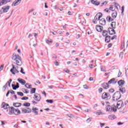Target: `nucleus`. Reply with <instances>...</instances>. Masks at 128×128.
Returning a JSON list of instances; mask_svg holds the SVG:
<instances>
[{"label":"nucleus","instance_id":"nucleus-8","mask_svg":"<svg viewBox=\"0 0 128 128\" xmlns=\"http://www.w3.org/2000/svg\"><path fill=\"white\" fill-rule=\"evenodd\" d=\"M102 16V15L100 13H98L97 14L96 16L94 18V24H96V22L98 20H100V18Z\"/></svg>","mask_w":128,"mask_h":128},{"label":"nucleus","instance_id":"nucleus-14","mask_svg":"<svg viewBox=\"0 0 128 128\" xmlns=\"http://www.w3.org/2000/svg\"><path fill=\"white\" fill-rule=\"evenodd\" d=\"M32 112L35 114V116H38V108H32Z\"/></svg>","mask_w":128,"mask_h":128},{"label":"nucleus","instance_id":"nucleus-39","mask_svg":"<svg viewBox=\"0 0 128 128\" xmlns=\"http://www.w3.org/2000/svg\"><path fill=\"white\" fill-rule=\"evenodd\" d=\"M46 44H52V40H46Z\"/></svg>","mask_w":128,"mask_h":128},{"label":"nucleus","instance_id":"nucleus-12","mask_svg":"<svg viewBox=\"0 0 128 128\" xmlns=\"http://www.w3.org/2000/svg\"><path fill=\"white\" fill-rule=\"evenodd\" d=\"M22 114H30V112H32V109H30V108H28L27 109L22 108Z\"/></svg>","mask_w":128,"mask_h":128},{"label":"nucleus","instance_id":"nucleus-45","mask_svg":"<svg viewBox=\"0 0 128 128\" xmlns=\"http://www.w3.org/2000/svg\"><path fill=\"white\" fill-rule=\"evenodd\" d=\"M86 122H92V118H88L86 120Z\"/></svg>","mask_w":128,"mask_h":128},{"label":"nucleus","instance_id":"nucleus-17","mask_svg":"<svg viewBox=\"0 0 128 128\" xmlns=\"http://www.w3.org/2000/svg\"><path fill=\"white\" fill-rule=\"evenodd\" d=\"M122 106V100H120L117 102V108H120Z\"/></svg>","mask_w":128,"mask_h":128},{"label":"nucleus","instance_id":"nucleus-23","mask_svg":"<svg viewBox=\"0 0 128 128\" xmlns=\"http://www.w3.org/2000/svg\"><path fill=\"white\" fill-rule=\"evenodd\" d=\"M106 20L108 22H112L114 19L112 18H112L110 16H107Z\"/></svg>","mask_w":128,"mask_h":128},{"label":"nucleus","instance_id":"nucleus-49","mask_svg":"<svg viewBox=\"0 0 128 128\" xmlns=\"http://www.w3.org/2000/svg\"><path fill=\"white\" fill-rule=\"evenodd\" d=\"M10 94H15L16 92H14V91L12 90H10Z\"/></svg>","mask_w":128,"mask_h":128},{"label":"nucleus","instance_id":"nucleus-37","mask_svg":"<svg viewBox=\"0 0 128 128\" xmlns=\"http://www.w3.org/2000/svg\"><path fill=\"white\" fill-rule=\"evenodd\" d=\"M20 72H21V74H26V72H24V68L22 67L20 68Z\"/></svg>","mask_w":128,"mask_h":128},{"label":"nucleus","instance_id":"nucleus-64","mask_svg":"<svg viewBox=\"0 0 128 128\" xmlns=\"http://www.w3.org/2000/svg\"><path fill=\"white\" fill-rule=\"evenodd\" d=\"M27 88H32V85H28V87H27Z\"/></svg>","mask_w":128,"mask_h":128},{"label":"nucleus","instance_id":"nucleus-44","mask_svg":"<svg viewBox=\"0 0 128 128\" xmlns=\"http://www.w3.org/2000/svg\"><path fill=\"white\" fill-rule=\"evenodd\" d=\"M58 56H56V54H54L52 55V58H54L55 60H56V58H57Z\"/></svg>","mask_w":128,"mask_h":128},{"label":"nucleus","instance_id":"nucleus-22","mask_svg":"<svg viewBox=\"0 0 128 128\" xmlns=\"http://www.w3.org/2000/svg\"><path fill=\"white\" fill-rule=\"evenodd\" d=\"M120 92L124 94H125L126 92V88L124 87H120L119 88Z\"/></svg>","mask_w":128,"mask_h":128},{"label":"nucleus","instance_id":"nucleus-58","mask_svg":"<svg viewBox=\"0 0 128 128\" xmlns=\"http://www.w3.org/2000/svg\"><path fill=\"white\" fill-rule=\"evenodd\" d=\"M108 48H112V44H109L108 45Z\"/></svg>","mask_w":128,"mask_h":128},{"label":"nucleus","instance_id":"nucleus-28","mask_svg":"<svg viewBox=\"0 0 128 128\" xmlns=\"http://www.w3.org/2000/svg\"><path fill=\"white\" fill-rule=\"evenodd\" d=\"M20 4V0H16L13 2L12 6H18V4Z\"/></svg>","mask_w":128,"mask_h":128},{"label":"nucleus","instance_id":"nucleus-59","mask_svg":"<svg viewBox=\"0 0 128 128\" xmlns=\"http://www.w3.org/2000/svg\"><path fill=\"white\" fill-rule=\"evenodd\" d=\"M10 92V90H8V92H7V94H6V96H7V97L8 96Z\"/></svg>","mask_w":128,"mask_h":128},{"label":"nucleus","instance_id":"nucleus-31","mask_svg":"<svg viewBox=\"0 0 128 128\" xmlns=\"http://www.w3.org/2000/svg\"><path fill=\"white\" fill-rule=\"evenodd\" d=\"M108 118L109 120H116V116L114 115V114H112V115H110L108 116Z\"/></svg>","mask_w":128,"mask_h":128},{"label":"nucleus","instance_id":"nucleus-60","mask_svg":"<svg viewBox=\"0 0 128 128\" xmlns=\"http://www.w3.org/2000/svg\"><path fill=\"white\" fill-rule=\"evenodd\" d=\"M6 84H7V86L8 84L9 88H10V82H8Z\"/></svg>","mask_w":128,"mask_h":128},{"label":"nucleus","instance_id":"nucleus-56","mask_svg":"<svg viewBox=\"0 0 128 128\" xmlns=\"http://www.w3.org/2000/svg\"><path fill=\"white\" fill-rule=\"evenodd\" d=\"M22 90L25 91V92H25V94H28V92H29L28 91H26V89L22 88Z\"/></svg>","mask_w":128,"mask_h":128},{"label":"nucleus","instance_id":"nucleus-19","mask_svg":"<svg viewBox=\"0 0 128 128\" xmlns=\"http://www.w3.org/2000/svg\"><path fill=\"white\" fill-rule=\"evenodd\" d=\"M106 21L104 20V18H102L100 20V24L102 26H106Z\"/></svg>","mask_w":128,"mask_h":128},{"label":"nucleus","instance_id":"nucleus-51","mask_svg":"<svg viewBox=\"0 0 128 128\" xmlns=\"http://www.w3.org/2000/svg\"><path fill=\"white\" fill-rule=\"evenodd\" d=\"M125 74H126V76H128V68L126 69V72H125Z\"/></svg>","mask_w":128,"mask_h":128},{"label":"nucleus","instance_id":"nucleus-21","mask_svg":"<svg viewBox=\"0 0 128 128\" xmlns=\"http://www.w3.org/2000/svg\"><path fill=\"white\" fill-rule=\"evenodd\" d=\"M16 84H12V88H13V90H16V88H20V85L18 84V82H16Z\"/></svg>","mask_w":128,"mask_h":128},{"label":"nucleus","instance_id":"nucleus-40","mask_svg":"<svg viewBox=\"0 0 128 128\" xmlns=\"http://www.w3.org/2000/svg\"><path fill=\"white\" fill-rule=\"evenodd\" d=\"M22 100H28V97H26V96H24L22 98H21Z\"/></svg>","mask_w":128,"mask_h":128},{"label":"nucleus","instance_id":"nucleus-1","mask_svg":"<svg viewBox=\"0 0 128 128\" xmlns=\"http://www.w3.org/2000/svg\"><path fill=\"white\" fill-rule=\"evenodd\" d=\"M12 60H14L16 62L14 64H17V66H20L22 64V58H20V56L16 55V54H13L12 56Z\"/></svg>","mask_w":128,"mask_h":128},{"label":"nucleus","instance_id":"nucleus-38","mask_svg":"<svg viewBox=\"0 0 128 128\" xmlns=\"http://www.w3.org/2000/svg\"><path fill=\"white\" fill-rule=\"evenodd\" d=\"M17 94L20 96H24V93L22 92H17Z\"/></svg>","mask_w":128,"mask_h":128},{"label":"nucleus","instance_id":"nucleus-7","mask_svg":"<svg viewBox=\"0 0 128 128\" xmlns=\"http://www.w3.org/2000/svg\"><path fill=\"white\" fill-rule=\"evenodd\" d=\"M12 68L10 69V72H12V74L16 75V74H18L20 72V71L16 69V68L18 66L16 67L14 66V64H12Z\"/></svg>","mask_w":128,"mask_h":128},{"label":"nucleus","instance_id":"nucleus-47","mask_svg":"<svg viewBox=\"0 0 128 128\" xmlns=\"http://www.w3.org/2000/svg\"><path fill=\"white\" fill-rule=\"evenodd\" d=\"M120 57L122 58V56H124V52H121L120 54Z\"/></svg>","mask_w":128,"mask_h":128},{"label":"nucleus","instance_id":"nucleus-55","mask_svg":"<svg viewBox=\"0 0 128 128\" xmlns=\"http://www.w3.org/2000/svg\"><path fill=\"white\" fill-rule=\"evenodd\" d=\"M4 70V65H1L0 66V70Z\"/></svg>","mask_w":128,"mask_h":128},{"label":"nucleus","instance_id":"nucleus-42","mask_svg":"<svg viewBox=\"0 0 128 128\" xmlns=\"http://www.w3.org/2000/svg\"><path fill=\"white\" fill-rule=\"evenodd\" d=\"M64 72L66 74H68L70 72V70L68 68H65L64 70Z\"/></svg>","mask_w":128,"mask_h":128},{"label":"nucleus","instance_id":"nucleus-62","mask_svg":"<svg viewBox=\"0 0 128 128\" xmlns=\"http://www.w3.org/2000/svg\"><path fill=\"white\" fill-rule=\"evenodd\" d=\"M124 6H122V12H124Z\"/></svg>","mask_w":128,"mask_h":128},{"label":"nucleus","instance_id":"nucleus-57","mask_svg":"<svg viewBox=\"0 0 128 128\" xmlns=\"http://www.w3.org/2000/svg\"><path fill=\"white\" fill-rule=\"evenodd\" d=\"M122 124H124V123L123 122H118V126H122Z\"/></svg>","mask_w":128,"mask_h":128},{"label":"nucleus","instance_id":"nucleus-10","mask_svg":"<svg viewBox=\"0 0 128 128\" xmlns=\"http://www.w3.org/2000/svg\"><path fill=\"white\" fill-rule=\"evenodd\" d=\"M8 10H10V6H5L1 8L0 12L2 14H4V12H8Z\"/></svg>","mask_w":128,"mask_h":128},{"label":"nucleus","instance_id":"nucleus-43","mask_svg":"<svg viewBox=\"0 0 128 128\" xmlns=\"http://www.w3.org/2000/svg\"><path fill=\"white\" fill-rule=\"evenodd\" d=\"M108 92H111V93L114 92V88L110 89Z\"/></svg>","mask_w":128,"mask_h":128},{"label":"nucleus","instance_id":"nucleus-63","mask_svg":"<svg viewBox=\"0 0 128 128\" xmlns=\"http://www.w3.org/2000/svg\"><path fill=\"white\" fill-rule=\"evenodd\" d=\"M54 64L56 66H58V61L56 60Z\"/></svg>","mask_w":128,"mask_h":128},{"label":"nucleus","instance_id":"nucleus-29","mask_svg":"<svg viewBox=\"0 0 128 128\" xmlns=\"http://www.w3.org/2000/svg\"><path fill=\"white\" fill-rule=\"evenodd\" d=\"M8 4V0H2L0 2V6H4V4Z\"/></svg>","mask_w":128,"mask_h":128},{"label":"nucleus","instance_id":"nucleus-25","mask_svg":"<svg viewBox=\"0 0 128 128\" xmlns=\"http://www.w3.org/2000/svg\"><path fill=\"white\" fill-rule=\"evenodd\" d=\"M109 10H112V12H116V6L114 5H110Z\"/></svg>","mask_w":128,"mask_h":128},{"label":"nucleus","instance_id":"nucleus-20","mask_svg":"<svg viewBox=\"0 0 128 128\" xmlns=\"http://www.w3.org/2000/svg\"><path fill=\"white\" fill-rule=\"evenodd\" d=\"M91 2L92 4H94L95 6H98L100 4L98 0H91Z\"/></svg>","mask_w":128,"mask_h":128},{"label":"nucleus","instance_id":"nucleus-53","mask_svg":"<svg viewBox=\"0 0 128 128\" xmlns=\"http://www.w3.org/2000/svg\"><path fill=\"white\" fill-rule=\"evenodd\" d=\"M98 92H102V88H99Z\"/></svg>","mask_w":128,"mask_h":128},{"label":"nucleus","instance_id":"nucleus-46","mask_svg":"<svg viewBox=\"0 0 128 128\" xmlns=\"http://www.w3.org/2000/svg\"><path fill=\"white\" fill-rule=\"evenodd\" d=\"M116 40V36L114 35L112 36V37L111 38L112 40Z\"/></svg>","mask_w":128,"mask_h":128},{"label":"nucleus","instance_id":"nucleus-5","mask_svg":"<svg viewBox=\"0 0 128 128\" xmlns=\"http://www.w3.org/2000/svg\"><path fill=\"white\" fill-rule=\"evenodd\" d=\"M112 96L108 92H104L102 96V100H110Z\"/></svg>","mask_w":128,"mask_h":128},{"label":"nucleus","instance_id":"nucleus-52","mask_svg":"<svg viewBox=\"0 0 128 128\" xmlns=\"http://www.w3.org/2000/svg\"><path fill=\"white\" fill-rule=\"evenodd\" d=\"M122 76V72H120V70H119V72L118 74V78H120Z\"/></svg>","mask_w":128,"mask_h":128},{"label":"nucleus","instance_id":"nucleus-30","mask_svg":"<svg viewBox=\"0 0 128 128\" xmlns=\"http://www.w3.org/2000/svg\"><path fill=\"white\" fill-rule=\"evenodd\" d=\"M110 42V36H106L105 38L106 42Z\"/></svg>","mask_w":128,"mask_h":128},{"label":"nucleus","instance_id":"nucleus-15","mask_svg":"<svg viewBox=\"0 0 128 128\" xmlns=\"http://www.w3.org/2000/svg\"><path fill=\"white\" fill-rule=\"evenodd\" d=\"M108 84H116V78H112L108 82Z\"/></svg>","mask_w":128,"mask_h":128},{"label":"nucleus","instance_id":"nucleus-24","mask_svg":"<svg viewBox=\"0 0 128 128\" xmlns=\"http://www.w3.org/2000/svg\"><path fill=\"white\" fill-rule=\"evenodd\" d=\"M13 106L15 108H20V106H22V103L20 102H15L13 103Z\"/></svg>","mask_w":128,"mask_h":128},{"label":"nucleus","instance_id":"nucleus-27","mask_svg":"<svg viewBox=\"0 0 128 128\" xmlns=\"http://www.w3.org/2000/svg\"><path fill=\"white\" fill-rule=\"evenodd\" d=\"M118 84L120 86H124V80H121L118 82Z\"/></svg>","mask_w":128,"mask_h":128},{"label":"nucleus","instance_id":"nucleus-35","mask_svg":"<svg viewBox=\"0 0 128 128\" xmlns=\"http://www.w3.org/2000/svg\"><path fill=\"white\" fill-rule=\"evenodd\" d=\"M24 106H30V104L28 102H25L23 104Z\"/></svg>","mask_w":128,"mask_h":128},{"label":"nucleus","instance_id":"nucleus-54","mask_svg":"<svg viewBox=\"0 0 128 128\" xmlns=\"http://www.w3.org/2000/svg\"><path fill=\"white\" fill-rule=\"evenodd\" d=\"M33 34H34V38H36L38 34H36V33H34Z\"/></svg>","mask_w":128,"mask_h":128},{"label":"nucleus","instance_id":"nucleus-26","mask_svg":"<svg viewBox=\"0 0 128 128\" xmlns=\"http://www.w3.org/2000/svg\"><path fill=\"white\" fill-rule=\"evenodd\" d=\"M118 16V12L116 11H114L112 14V16L113 18H116Z\"/></svg>","mask_w":128,"mask_h":128},{"label":"nucleus","instance_id":"nucleus-13","mask_svg":"<svg viewBox=\"0 0 128 128\" xmlns=\"http://www.w3.org/2000/svg\"><path fill=\"white\" fill-rule=\"evenodd\" d=\"M96 28L98 32H102V30H104V27H102V26H100V25H97V26H96Z\"/></svg>","mask_w":128,"mask_h":128},{"label":"nucleus","instance_id":"nucleus-3","mask_svg":"<svg viewBox=\"0 0 128 128\" xmlns=\"http://www.w3.org/2000/svg\"><path fill=\"white\" fill-rule=\"evenodd\" d=\"M120 98H122V94H120V91H117L113 95L112 101L116 102V100H120Z\"/></svg>","mask_w":128,"mask_h":128},{"label":"nucleus","instance_id":"nucleus-48","mask_svg":"<svg viewBox=\"0 0 128 128\" xmlns=\"http://www.w3.org/2000/svg\"><path fill=\"white\" fill-rule=\"evenodd\" d=\"M124 48V42H122L121 44V48L122 50Z\"/></svg>","mask_w":128,"mask_h":128},{"label":"nucleus","instance_id":"nucleus-36","mask_svg":"<svg viewBox=\"0 0 128 128\" xmlns=\"http://www.w3.org/2000/svg\"><path fill=\"white\" fill-rule=\"evenodd\" d=\"M46 102L48 104H52L54 102V100H46Z\"/></svg>","mask_w":128,"mask_h":128},{"label":"nucleus","instance_id":"nucleus-34","mask_svg":"<svg viewBox=\"0 0 128 128\" xmlns=\"http://www.w3.org/2000/svg\"><path fill=\"white\" fill-rule=\"evenodd\" d=\"M36 88H32V89L31 90V91H30V94H35L36 93Z\"/></svg>","mask_w":128,"mask_h":128},{"label":"nucleus","instance_id":"nucleus-32","mask_svg":"<svg viewBox=\"0 0 128 128\" xmlns=\"http://www.w3.org/2000/svg\"><path fill=\"white\" fill-rule=\"evenodd\" d=\"M100 68L101 70V72H106V67L104 66H100Z\"/></svg>","mask_w":128,"mask_h":128},{"label":"nucleus","instance_id":"nucleus-16","mask_svg":"<svg viewBox=\"0 0 128 128\" xmlns=\"http://www.w3.org/2000/svg\"><path fill=\"white\" fill-rule=\"evenodd\" d=\"M18 82H20V84H22V86H24V84H26V80L24 79L20 78H18Z\"/></svg>","mask_w":128,"mask_h":128},{"label":"nucleus","instance_id":"nucleus-2","mask_svg":"<svg viewBox=\"0 0 128 128\" xmlns=\"http://www.w3.org/2000/svg\"><path fill=\"white\" fill-rule=\"evenodd\" d=\"M14 114L16 116H18V114H20V110L18 108H15L13 106H11L9 108L8 114Z\"/></svg>","mask_w":128,"mask_h":128},{"label":"nucleus","instance_id":"nucleus-4","mask_svg":"<svg viewBox=\"0 0 128 128\" xmlns=\"http://www.w3.org/2000/svg\"><path fill=\"white\" fill-rule=\"evenodd\" d=\"M106 112H116V106H112L110 105H106Z\"/></svg>","mask_w":128,"mask_h":128},{"label":"nucleus","instance_id":"nucleus-11","mask_svg":"<svg viewBox=\"0 0 128 128\" xmlns=\"http://www.w3.org/2000/svg\"><path fill=\"white\" fill-rule=\"evenodd\" d=\"M34 98L36 102H40V100L42 98V97L40 96V95L38 94H34Z\"/></svg>","mask_w":128,"mask_h":128},{"label":"nucleus","instance_id":"nucleus-50","mask_svg":"<svg viewBox=\"0 0 128 128\" xmlns=\"http://www.w3.org/2000/svg\"><path fill=\"white\" fill-rule=\"evenodd\" d=\"M83 86H84V88L85 90H88V87L86 85H84Z\"/></svg>","mask_w":128,"mask_h":128},{"label":"nucleus","instance_id":"nucleus-6","mask_svg":"<svg viewBox=\"0 0 128 128\" xmlns=\"http://www.w3.org/2000/svg\"><path fill=\"white\" fill-rule=\"evenodd\" d=\"M110 26L112 28H108V32H116V30H114V28H116V22H112Z\"/></svg>","mask_w":128,"mask_h":128},{"label":"nucleus","instance_id":"nucleus-9","mask_svg":"<svg viewBox=\"0 0 128 128\" xmlns=\"http://www.w3.org/2000/svg\"><path fill=\"white\" fill-rule=\"evenodd\" d=\"M1 108H4V110H6V112H8V108L10 109V105L8 104H6L4 102H3L1 105Z\"/></svg>","mask_w":128,"mask_h":128},{"label":"nucleus","instance_id":"nucleus-61","mask_svg":"<svg viewBox=\"0 0 128 128\" xmlns=\"http://www.w3.org/2000/svg\"><path fill=\"white\" fill-rule=\"evenodd\" d=\"M80 38V35L78 34V35L76 36V40H78V38Z\"/></svg>","mask_w":128,"mask_h":128},{"label":"nucleus","instance_id":"nucleus-41","mask_svg":"<svg viewBox=\"0 0 128 128\" xmlns=\"http://www.w3.org/2000/svg\"><path fill=\"white\" fill-rule=\"evenodd\" d=\"M115 6V8H118V6L120 7V4H118V3H114V5Z\"/></svg>","mask_w":128,"mask_h":128},{"label":"nucleus","instance_id":"nucleus-18","mask_svg":"<svg viewBox=\"0 0 128 128\" xmlns=\"http://www.w3.org/2000/svg\"><path fill=\"white\" fill-rule=\"evenodd\" d=\"M102 88H104L105 90H108V88H110V86L108 85V84L105 82L102 84Z\"/></svg>","mask_w":128,"mask_h":128},{"label":"nucleus","instance_id":"nucleus-33","mask_svg":"<svg viewBox=\"0 0 128 128\" xmlns=\"http://www.w3.org/2000/svg\"><path fill=\"white\" fill-rule=\"evenodd\" d=\"M6 88H8V83H6V84L4 86H3L2 92H6Z\"/></svg>","mask_w":128,"mask_h":128}]
</instances>
